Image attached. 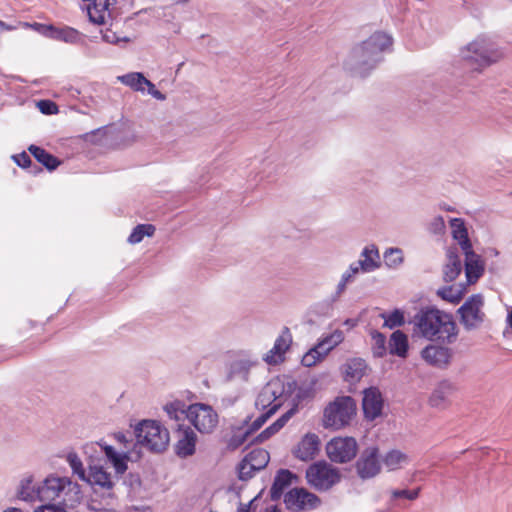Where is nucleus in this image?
<instances>
[{
    "label": "nucleus",
    "mask_w": 512,
    "mask_h": 512,
    "mask_svg": "<svg viewBox=\"0 0 512 512\" xmlns=\"http://www.w3.org/2000/svg\"><path fill=\"white\" fill-rule=\"evenodd\" d=\"M356 413L355 401L349 396L336 398L324 410L325 428L341 429L348 425Z\"/></svg>",
    "instance_id": "nucleus-6"
},
{
    "label": "nucleus",
    "mask_w": 512,
    "mask_h": 512,
    "mask_svg": "<svg viewBox=\"0 0 512 512\" xmlns=\"http://www.w3.org/2000/svg\"><path fill=\"white\" fill-rule=\"evenodd\" d=\"M137 444L152 452H162L169 443V432L154 420H144L135 428Z\"/></svg>",
    "instance_id": "nucleus-5"
},
{
    "label": "nucleus",
    "mask_w": 512,
    "mask_h": 512,
    "mask_svg": "<svg viewBox=\"0 0 512 512\" xmlns=\"http://www.w3.org/2000/svg\"><path fill=\"white\" fill-rule=\"evenodd\" d=\"M284 425H283V421L282 420H279L277 419L272 425H270L269 427H267L264 431H262L259 435H258V439L260 442L262 441H265L267 440L268 438H270L272 435H274L275 433H277L281 428H283Z\"/></svg>",
    "instance_id": "nucleus-45"
},
{
    "label": "nucleus",
    "mask_w": 512,
    "mask_h": 512,
    "mask_svg": "<svg viewBox=\"0 0 512 512\" xmlns=\"http://www.w3.org/2000/svg\"><path fill=\"white\" fill-rule=\"evenodd\" d=\"M67 461L70 468L72 469L73 474L77 475L81 480L84 481L87 474L78 455L76 453H69L67 455Z\"/></svg>",
    "instance_id": "nucleus-41"
},
{
    "label": "nucleus",
    "mask_w": 512,
    "mask_h": 512,
    "mask_svg": "<svg viewBox=\"0 0 512 512\" xmlns=\"http://www.w3.org/2000/svg\"><path fill=\"white\" fill-rule=\"evenodd\" d=\"M278 409L279 404H274L273 406H271L266 412H264L257 419L254 420V422L251 425V430H258L266 422V420L270 416H272Z\"/></svg>",
    "instance_id": "nucleus-44"
},
{
    "label": "nucleus",
    "mask_w": 512,
    "mask_h": 512,
    "mask_svg": "<svg viewBox=\"0 0 512 512\" xmlns=\"http://www.w3.org/2000/svg\"><path fill=\"white\" fill-rule=\"evenodd\" d=\"M155 230V227L151 224H139L133 229L132 233L128 237V242L130 244L140 243L144 236H153Z\"/></svg>",
    "instance_id": "nucleus-35"
},
{
    "label": "nucleus",
    "mask_w": 512,
    "mask_h": 512,
    "mask_svg": "<svg viewBox=\"0 0 512 512\" xmlns=\"http://www.w3.org/2000/svg\"><path fill=\"white\" fill-rule=\"evenodd\" d=\"M66 506L57 505V504H45L41 505L35 509L34 512H67Z\"/></svg>",
    "instance_id": "nucleus-54"
},
{
    "label": "nucleus",
    "mask_w": 512,
    "mask_h": 512,
    "mask_svg": "<svg viewBox=\"0 0 512 512\" xmlns=\"http://www.w3.org/2000/svg\"><path fill=\"white\" fill-rule=\"evenodd\" d=\"M293 479H296V475L291 471L287 469L279 470L270 490L271 499L274 501L280 499L284 489L292 484Z\"/></svg>",
    "instance_id": "nucleus-25"
},
{
    "label": "nucleus",
    "mask_w": 512,
    "mask_h": 512,
    "mask_svg": "<svg viewBox=\"0 0 512 512\" xmlns=\"http://www.w3.org/2000/svg\"><path fill=\"white\" fill-rule=\"evenodd\" d=\"M253 501L251 500L248 504H240L237 512H250Z\"/></svg>",
    "instance_id": "nucleus-61"
},
{
    "label": "nucleus",
    "mask_w": 512,
    "mask_h": 512,
    "mask_svg": "<svg viewBox=\"0 0 512 512\" xmlns=\"http://www.w3.org/2000/svg\"><path fill=\"white\" fill-rule=\"evenodd\" d=\"M297 411V407L296 406H293L292 408H290L287 412H285L280 418L279 420H282L283 421V425L285 426V424L289 421V419L296 413Z\"/></svg>",
    "instance_id": "nucleus-59"
},
{
    "label": "nucleus",
    "mask_w": 512,
    "mask_h": 512,
    "mask_svg": "<svg viewBox=\"0 0 512 512\" xmlns=\"http://www.w3.org/2000/svg\"><path fill=\"white\" fill-rule=\"evenodd\" d=\"M384 262L389 268H396L403 262V252L400 248H389L384 253Z\"/></svg>",
    "instance_id": "nucleus-39"
},
{
    "label": "nucleus",
    "mask_w": 512,
    "mask_h": 512,
    "mask_svg": "<svg viewBox=\"0 0 512 512\" xmlns=\"http://www.w3.org/2000/svg\"><path fill=\"white\" fill-rule=\"evenodd\" d=\"M164 411L170 420L175 421V426L173 428L178 429V425L180 421H185L187 419V409L186 405L182 401H174L168 403L164 406Z\"/></svg>",
    "instance_id": "nucleus-30"
},
{
    "label": "nucleus",
    "mask_w": 512,
    "mask_h": 512,
    "mask_svg": "<svg viewBox=\"0 0 512 512\" xmlns=\"http://www.w3.org/2000/svg\"><path fill=\"white\" fill-rule=\"evenodd\" d=\"M372 350L376 357H383L386 354V337L379 331H371Z\"/></svg>",
    "instance_id": "nucleus-38"
},
{
    "label": "nucleus",
    "mask_w": 512,
    "mask_h": 512,
    "mask_svg": "<svg viewBox=\"0 0 512 512\" xmlns=\"http://www.w3.org/2000/svg\"><path fill=\"white\" fill-rule=\"evenodd\" d=\"M269 459V453L264 449L253 450L244 458V460L251 462V465H253L257 471L263 469L268 464Z\"/></svg>",
    "instance_id": "nucleus-34"
},
{
    "label": "nucleus",
    "mask_w": 512,
    "mask_h": 512,
    "mask_svg": "<svg viewBox=\"0 0 512 512\" xmlns=\"http://www.w3.org/2000/svg\"><path fill=\"white\" fill-rule=\"evenodd\" d=\"M462 289L455 288L453 286L445 287L442 289H439L437 294L444 300H447L451 303H457L462 298Z\"/></svg>",
    "instance_id": "nucleus-42"
},
{
    "label": "nucleus",
    "mask_w": 512,
    "mask_h": 512,
    "mask_svg": "<svg viewBox=\"0 0 512 512\" xmlns=\"http://www.w3.org/2000/svg\"><path fill=\"white\" fill-rule=\"evenodd\" d=\"M24 26H29V24L24 23ZM30 27H33L46 37L70 44L82 43L84 39V35L72 27L66 26L63 28H55L53 26H46L39 23H34L33 25H30Z\"/></svg>",
    "instance_id": "nucleus-13"
},
{
    "label": "nucleus",
    "mask_w": 512,
    "mask_h": 512,
    "mask_svg": "<svg viewBox=\"0 0 512 512\" xmlns=\"http://www.w3.org/2000/svg\"><path fill=\"white\" fill-rule=\"evenodd\" d=\"M460 57L475 70L482 71L501 61L504 58V52L489 37L479 35L461 47Z\"/></svg>",
    "instance_id": "nucleus-4"
},
{
    "label": "nucleus",
    "mask_w": 512,
    "mask_h": 512,
    "mask_svg": "<svg viewBox=\"0 0 512 512\" xmlns=\"http://www.w3.org/2000/svg\"><path fill=\"white\" fill-rule=\"evenodd\" d=\"M451 385L447 382L441 383L437 389L434 390L430 397V404L433 407H440L448 397L451 391Z\"/></svg>",
    "instance_id": "nucleus-37"
},
{
    "label": "nucleus",
    "mask_w": 512,
    "mask_h": 512,
    "mask_svg": "<svg viewBox=\"0 0 512 512\" xmlns=\"http://www.w3.org/2000/svg\"><path fill=\"white\" fill-rule=\"evenodd\" d=\"M84 481L94 487L95 491H97V488L105 491H111L114 487L110 474L99 466L90 467Z\"/></svg>",
    "instance_id": "nucleus-23"
},
{
    "label": "nucleus",
    "mask_w": 512,
    "mask_h": 512,
    "mask_svg": "<svg viewBox=\"0 0 512 512\" xmlns=\"http://www.w3.org/2000/svg\"><path fill=\"white\" fill-rule=\"evenodd\" d=\"M291 342V333L287 327H284L282 333L275 340L272 349L266 353L264 361L268 364H277L282 361L283 355L289 349Z\"/></svg>",
    "instance_id": "nucleus-18"
},
{
    "label": "nucleus",
    "mask_w": 512,
    "mask_h": 512,
    "mask_svg": "<svg viewBox=\"0 0 512 512\" xmlns=\"http://www.w3.org/2000/svg\"><path fill=\"white\" fill-rule=\"evenodd\" d=\"M103 41L111 44H118L121 41L127 42L128 38H120L116 35V33L110 29L101 30Z\"/></svg>",
    "instance_id": "nucleus-49"
},
{
    "label": "nucleus",
    "mask_w": 512,
    "mask_h": 512,
    "mask_svg": "<svg viewBox=\"0 0 512 512\" xmlns=\"http://www.w3.org/2000/svg\"><path fill=\"white\" fill-rule=\"evenodd\" d=\"M420 493V488L414 490H393L392 497L393 498H406L408 500H415L418 498Z\"/></svg>",
    "instance_id": "nucleus-46"
},
{
    "label": "nucleus",
    "mask_w": 512,
    "mask_h": 512,
    "mask_svg": "<svg viewBox=\"0 0 512 512\" xmlns=\"http://www.w3.org/2000/svg\"><path fill=\"white\" fill-rule=\"evenodd\" d=\"M361 272L354 263H352L349 268L342 274L340 281L349 284L352 283L355 279V276Z\"/></svg>",
    "instance_id": "nucleus-50"
},
{
    "label": "nucleus",
    "mask_w": 512,
    "mask_h": 512,
    "mask_svg": "<svg viewBox=\"0 0 512 512\" xmlns=\"http://www.w3.org/2000/svg\"><path fill=\"white\" fill-rule=\"evenodd\" d=\"M177 442L175 444V453L180 458L192 456L196 450L197 435L189 426L178 425L176 430Z\"/></svg>",
    "instance_id": "nucleus-15"
},
{
    "label": "nucleus",
    "mask_w": 512,
    "mask_h": 512,
    "mask_svg": "<svg viewBox=\"0 0 512 512\" xmlns=\"http://www.w3.org/2000/svg\"><path fill=\"white\" fill-rule=\"evenodd\" d=\"M332 312V305L328 301L317 302L312 305L308 310V316L310 317L308 322L310 324L315 323L316 318L329 317Z\"/></svg>",
    "instance_id": "nucleus-33"
},
{
    "label": "nucleus",
    "mask_w": 512,
    "mask_h": 512,
    "mask_svg": "<svg viewBox=\"0 0 512 512\" xmlns=\"http://www.w3.org/2000/svg\"><path fill=\"white\" fill-rule=\"evenodd\" d=\"M284 502L287 509L299 512L317 507L320 500L315 494L308 492L304 488H295L285 495Z\"/></svg>",
    "instance_id": "nucleus-12"
},
{
    "label": "nucleus",
    "mask_w": 512,
    "mask_h": 512,
    "mask_svg": "<svg viewBox=\"0 0 512 512\" xmlns=\"http://www.w3.org/2000/svg\"><path fill=\"white\" fill-rule=\"evenodd\" d=\"M380 317L384 319L383 327L394 329L405 323L404 314L401 310L395 309L391 313H381Z\"/></svg>",
    "instance_id": "nucleus-36"
},
{
    "label": "nucleus",
    "mask_w": 512,
    "mask_h": 512,
    "mask_svg": "<svg viewBox=\"0 0 512 512\" xmlns=\"http://www.w3.org/2000/svg\"><path fill=\"white\" fill-rule=\"evenodd\" d=\"M319 359V354L316 349L311 348L303 357H302V364L306 367H312L314 366Z\"/></svg>",
    "instance_id": "nucleus-48"
},
{
    "label": "nucleus",
    "mask_w": 512,
    "mask_h": 512,
    "mask_svg": "<svg viewBox=\"0 0 512 512\" xmlns=\"http://www.w3.org/2000/svg\"><path fill=\"white\" fill-rule=\"evenodd\" d=\"M462 271V264L458 254L454 250H448L447 263L443 268L445 282L454 281Z\"/></svg>",
    "instance_id": "nucleus-26"
},
{
    "label": "nucleus",
    "mask_w": 512,
    "mask_h": 512,
    "mask_svg": "<svg viewBox=\"0 0 512 512\" xmlns=\"http://www.w3.org/2000/svg\"><path fill=\"white\" fill-rule=\"evenodd\" d=\"M256 471L257 470L253 467V465H251V462L243 459L238 467L239 479L246 481L252 478Z\"/></svg>",
    "instance_id": "nucleus-43"
},
{
    "label": "nucleus",
    "mask_w": 512,
    "mask_h": 512,
    "mask_svg": "<svg viewBox=\"0 0 512 512\" xmlns=\"http://www.w3.org/2000/svg\"><path fill=\"white\" fill-rule=\"evenodd\" d=\"M465 254V273L469 284L475 283L484 273V261L476 254L472 247L463 250Z\"/></svg>",
    "instance_id": "nucleus-19"
},
{
    "label": "nucleus",
    "mask_w": 512,
    "mask_h": 512,
    "mask_svg": "<svg viewBox=\"0 0 512 512\" xmlns=\"http://www.w3.org/2000/svg\"><path fill=\"white\" fill-rule=\"evenodd\" d=\"M392 43L393 39L389 34L375 32L352 49L345 65L356 75L364 77L383 60V52L388 50Z\"/></svg>",
    "instance_id": "nucleus-1"
},
{
    "label": "nucleus",
    "mask_w": 512,
    "mask_h": 512,
    "mask_svg": "<svg viewBox=\"0 0 512 512\" xmlns=\"http://www.w3.org/2000/svg\"><path fill=\"white\" fill-rule=\"evenodd\" d=\"M306 479L316 490L327 491L340 481L341 475L337 468L325 461H319L308 467Z\"/></svg>",
    "instance_id": "nucleus-7"
},
{
    "label": "nucleus",
    "mask_w": 512,
    "mask_h": 512,
    "mask_svg": "<svg viewBox=\"0 0 512 512\" xmlns=\"http://www.w3.org/2000/svg\"><path fill=\"white\" fill-rule=\"evenodd\" d=\"M381 469L378 449L376 447L366 448L356 462L358 476L365 480L375 477Z\"/></svg>",
    "instance_id": "nucleus-14"
},
{
    "label": "nucleus",
    "mask_w": 512,
    "mask_h": 512,
    "mask_svg": "<svg viewBox=\"0 0 512 512\" xmlns=\"http://www.w3.org/2000/svg\"><path fill=\"white\" fill-rule=\"evenodd\" d=\"M285 387L283 382L276 378L269 381L259 392L255 406L259 410H268L274 404L282 406L285 399Z\"/></svg>",
    "instance_id": "nucleus-11"
},
{
    "label": "nucleus",
    "mask_w": 512,
    "mask_h": 512,
    "mask_svg": "<svg viewBox=\"0 0 512 512\" xmlns=\"http://www.w3.org/2000/svg\"><path fill=\"white\" fill-rule=\"evenodd\" d=\"M28 151L39 163H41L50 171L55 170L61 163L58 158L48 153L46 150L39 146L30 145L28 147Z\"/></svg>",
    "instance_id": "nucleus-28"
},
{
    "label": "nucleus",
    "mask_w": 512,
    "mask_h": 512,
    "mask_svg": "<svg viewBox=\"0 0 512 512\" xmlns=\"http://www.w3.org/2000/svg\"><path fill=\"white\" fill-rule=\"evenodd\" d=\"M145 85L148 87V93L153 96L157 100H165L166 97L164 94H162L159 90L155 88V85L149 81V83H145Z\"/></svg>",
    "instance_id": "nucleus-57"
},
{
    "label": "nucleus",
    "mask_w": 512,
    "mask_h": 512,
    "mask_svg": "<svg viewBox=\"0 0 512 512\" xmlns=\"http://www.w3.org/2000/svg\"><path fill=\"white\" fill-rule=\"evenodd\" d=\"M362 407L365 417L369 420H374L381 415L383 399L377 388L370 387L364 391Z\"/></svg>",
    "instance_id": "nucleus-16"
},
{
    "label": "nucleus",
    "mask_w": 512,
    "mask_h": 512,
    "mask_svg": "<svg viewBox=\"0 0 512 512\" xmlns=\"http://www.w3.org/2000/svg\"><path fill=\"white\" fill-rule=\"evenodd\" d=\"M40 111L44 114H54L57 112V106L55 103L49 101V100H41L37 104Z\"/></svg>",
    "instance_id": "nucleus-52"
},
{
    "label": "nucleus",
    "mask_w": 512,
    "mask_h": 512,
    "mask_svg": "<svg viewBox=\"0 0 512 512\" xmlns=\"http://www.w3.org/2000/svg\"><path fill=\"white\" fill-rule=\"evenodd\" d=\"M450 226L452 229V236L458 241L462 250H469L472 247L468 232L465 227L464 221L461 218H452L450 220Z\"/></svg>",
    "instance_id": "nucleus-27"
},
{
    "label": "nucleus",
    "mask_w": 512,
    "mask_h": 512,
    "mask_svg": "<svg viewBox=\"0 0 512 512\" xmlns=\"http://www.w3.org/2000/svg\"><path fill=\"white\" fill-rule=\"evenodd\" d=\"M118 79L125 85L131 87L136 91H144L143 85L145 83H149V80L144 77L142 73L132 72L122 76H119Z\"/></svg>",
    "instance_id": "nucleus-32"
},
{
    "label": "nucleus",
    "mask_w": 512,
    "mask_h": 512,
    "mask_svg": "<svg viewBox=\"0 0 512 512\" xmlns=\"http://www.w3.org/2000/svg\"><path fill=\"white\" fill-rule=\"evenodd\" d=\"M16 27L6 24L5 22L0 20V32L2 31H12Z\"/></svg>",
    "instance_id": "nucleus-62"
},
{
    "label": "nucleus",
    "mask_w": 512,
    "mask_h": 512,
    "mask_svg": "<svg viewBox=\"0 0 512 512\" xmlns=\"http://www.w3.org/2000/svg\"><path fill=\"white\" fill-rule=\"evenodd\" d=\"M344 325H347L349 327H355L357 325V320H355V319H347L344 322Z\"/></svg>",
    "instance_id": "nucleus-64"
},
{
    "label": "nucleus",
    "mask_w": 512,
    "mask_h": 512,
    "mask_svg": "<svg viewBox=\"0 0 512 512\" xmlns=\"http://www.w3.org/2000/svg\"><path fill=\"white\" fill-rule=\"evenodd\" d=\"M324 339L333 349L344 340V334L341 330H335L332 334L326 336Z\"/></svg>",
    "instance_id": "nucleus-51"
},
{
    "label": "nucleus",
    "mask_w": 512,
    "mask_h": 512,
    "mask_svg": "<svg viewBox=\"0 0 512 512\" xmlns=\"http://www.w3.org/2000/svg\"><path fill=\"white\" fill-rule=\"evenodd\" d=\"M103 450L105 452L106 457L110 461L112 458H114L118 453L114 450L112 446L105 445L103 446Z\"/></svg>",
    "instance_id": "nucleus-60"
},
{
    "label": "nucleus",
    "mask_w": 512,
    "mask_h": 512,
    "mask_svg": "<svg viewBox=\"0 0 512 512\" xmlns=\"http://www.w3.org/2000/svg\"><path fill=\"white\" fill-rule=\"evenodd\" d=\"M187 419L200 433H211L218 424V414L211 406L203 403L189 405Z\"/></svg>",
    "instance_id": "nucleus-8"
},
{
    "label": "nucleus",
    "mask_w": 512,
    "mask_h": 512,
    "mask_svg": "<svg viewBox=\"0 0 512 512\" xmlns=\"http://www.w3.org/2000/svg\"><path fill=\"white\" fill-rule=\"evenodd\" d=\"M320 440L316 434H306L294 451L296 458L302 461L312 460L319 451Z\"/></svg>",
    "instance_id": "nucleus-20"
},
{
    "label": "nucleus",
    "mask_w": 512,
    "mask_h": 512,
    "mask_svg": "<svg viewBox=\"0 0 512 512\" xmlns=\"http://www.w3.org/2000/svg\"><path fill=\"white\" fill-rule=\"evenodd\" d=\"M346 287H347V284L339 281V283L336 287V291H335L334 295L332 296V301L338 300L339 297L345 292Z\"/></svg>",
    "instance_id": "nucleus-58"
},
{
    "label": "nucleus",
    "mask_w": 512,
    "mask_h": 512,
    "mask_svg": "<svg viewBox=\"0 0 512 512\" xmlns=\"http://www.w3.org/2000/svg\"><path fill=\"white\" fill-rule=\"evenodd\" d=\"M87 511L88 512H115L114 510L112 509H106V508H103V509H96L94 507H91L90 505H88L86 507Z\"/></svg>",
    "instance_id": "nucleus-63"
},
{
    "label": "nucleus",
    "mask_w": 512,
    "mask_h": 512,
    "mask_svg": "<svg viewBox=\"0 0 512 512\" xmlns=\"http://www.w3.org/2000/svg\"><path fill=\"white\" fill-rule=\"evenodd\" d=\"M365 363L362 360L354 359L347 363L346 376L351 380H359L364 375Z\"/></svg>",
    "instance_id": "nucleus-40"
},
{
    "label": "nucleus",
    "mask_w": 512,
    "mask_h": 512,
    "mask_svg": "<svg viewBox=\"0 0 512 512\" xmlns=\"http://www.w3.org/2000/svg\"><path fill=\"white\" fill-rule=\"evenodd\" d=\"M127 456L117 454L114 458L110 460V462L113 464L115 471L117 474H123L127 470Z\"/></svg>",
    "instance_id": "nucleus-47"
},
{
    "label": "nucleus",
    "mask_w": 512,
    "mask_h": 512,
    "mask_svg": "<svg viewBox=\"0 0 512 512\" xmlns=\"http://www.w3.org/2000/svg\"><path fill=\"white\" fill-rule=\"evenodd\" d=\"M383 463L388 470H396L408 463V456L399 450H391L384 456Z\"/></svg>",
    "instance_id": "nucleus-31"
},
{
    "label": "nucleus",
    "mask_w": 512,
    "mask_h": 512,
    "mask_svg": "<svg viewBox=\"0 0 512 512\" xmlns=\"http://www.w3.org/2000/svg\"><path fill=\"white\" fill-rule=\"evenodd\" d=\"M254 364V362L245 358L234 360L229 366L226 380L247 382L249 380L250 369Z\"/></svg>",
    "instance_id": "nucleus-24"
},
{
    "label": "nucleus",
    "mask_w": 512,
    "mask_h": 512,
    "mask_svg": "<svg viewBox=\"0 0 512 512\" xmlns=\"http://www.w3.org/2000/svg\"><path fill=\"white\" fill-rule=\"evenodd\" d=\"M354 264L363 273L372 272L380 267V255L375 245L366 246Z\"/></svg>",
    "instance_id": "nucleus-22"
},
{
    "label": "nucleus",
    "mask_w": 512,
    "mask_h": 512,
    "mask_svg": "<svg viewBox=\"0 0 512 512\" xmlns=\"http://www.w3.org/2000/svg\"><path fill=\"white\" fill-rule=\"evenodd\" d=\"M415 332L430 341L453 343L458 331L451 314L433 307L420 309L414 316Z\"/></svg>",
    "instance_id": "nucleus-2"
},
{
    "label": "nucleus",
    "mask_w": 512,
    "mask_h": 512,
    "mask_svg": "<svg viewBox=\"0 0 512 512\" xmlns=\"http://www.w3.org/2000/svg\"><path fill=\"white\" fill-rule=\"evenodd\" d=\"M445 230V222L442 216L433 218L430 223V231L434 234H441Z\"/></svg>",
    "instance_id": "nucleus-53"
},
{
    "label": "nucleus",
    "mask_w": 512,
    "mask_h": 512,
    "mask_svg": "<svg viewBox=\"0 0 512 512\" xmlns=\"http://www.w3.org/2000/svg\"><path fill=\"white\" fill-rule=\"evenodd\" d=\"M41 502H57V505L75 507L82 499L80 486L68 477L49 475L41 481Z\"/></svg>",
    "instance_id": "nucleus-3"
},
{
    "label": "nucleus",
    "mask_w": 512,
    "mask_h": 512,
    "mask_svg": "<svg viewBox=\"0 0 512 512\" xmlns=\"http://www.w3.org/2000/svg\"><path fill=\"white\" fill-rule=\"evenodd\" d=\"M408 350V338L406 334L400 330L394 331L389 340L390 354L399 357H406Z\"/></svg>",
    "instance_id": "nucleus-29"
},
{
    "label": "nucleus",
    "mask_w": 512,
    "mask_h": 512,
    "mask_svg": "<svg viewBox=\"0 0 512 512\" xmlns=\"http://www.w3.org/2000/svg\"><path fill=\"white\" fill-rule=\"evenodd\" d=\"M326 452L331 461L346 463L356 456L357 442L352 437H336L327 443Z\"/></svg>",
    "instance_id": "nucleus-10"
},
{
    "label": "nucleus",
    "mask_w": 512,
    "mask_h": 512,
    "mask_svg": "<svg viewBox=\"0 0 512 512\" xmlns=\"http://www.w3.org/2000/svg\"><path fill=\"white\" fill-rule=\"evenodd\" d=\"M483 305V296L475 294L470 296L458 309L461 323L465 329L473 330L483 323L485 317V314L482 312Z\"/></svg>",
    "instance_id": "nucleus-9"
},
{
    "label": "nucleus",
    "mask_w": 512,
    "mask_h": 512,
    "mask_svg": "<svg viewBox=\"0 0 512 512\" xmlns=\"http://www.w3.org/2000/svg\"><path fill=\"white\" fill-rule=\"evenodd\" d=\"M13 159L18 166L23 168L29 167L32 163L30 156L26 152L13 156Z\"/></svg>",
    "instance_id": "nucleus-56"
},
{
    "label": "nucleus",
    "mask_w": 512,
    "mask_h": 512,
    "mask_svg": "<svg viewBox=\"0 0 512 512\" xmlns=\"http://www.w3.org/2000/svg\"><path fill=\"white\" fill-rule=\"evenodd\" d=\"M41 482L35 483L34 477L32 475H28L23 477L16 490V497L19 500L34 503L36 501L41 502Z\"/></svg>",
    "instance_id": "nucleus-17"
},
{
    "label": "nucleus",
    "mask_w": 512,
    "mask_h": 512,
    "mask_svg": "<svg viewBox=\"0 0 512 512\" xmlns=\"http://www.w3.org/2000/svg\"><path fill=\"white\" fill-rule=\"evenodd\" d=\"M422 358L429 364L445 367L449 364L452 353L447 347L429 345L421 352Z\"/></svg>",
    "instance_id": "nucleus-21"
},
{
    "label": "nucleus",
    "mask_w": 512,
    "mask_h": 512,
    "mask_svg": "<svg viewBox=\"0 0 512 512\" xmlns=\"http://www.w3.org/2000/svg\"><path fill=\"white\" fill-rule=\"evenodd\" d=\"M313 349L317 350L320 360L323 359L332 350L331 346L324 338L318 344H316Z\"/></svg>",
    "instance_id": "nucleus-55"
}]
</instances>
